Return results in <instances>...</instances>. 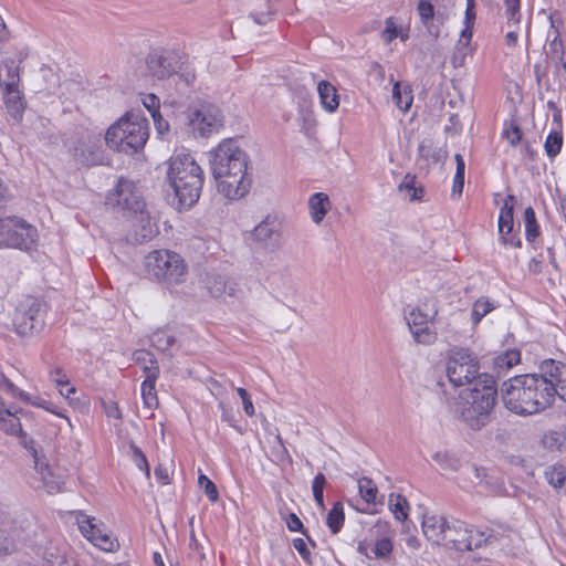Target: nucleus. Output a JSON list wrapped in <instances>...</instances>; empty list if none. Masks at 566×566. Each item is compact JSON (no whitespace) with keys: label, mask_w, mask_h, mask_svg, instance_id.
Masks as SVG:
<instances>
[{"label":"nucleus","mask_w":566,"mask_h":566,"mask_svg":"<svg viewBox=\"0 0 566 566\" xmlns=\"http://www.w3.org/2000/svg\"><path fill=\"white\" fill-rule=\"evenodd\" d=\"M209 164L220 195L229 200L243 198L252 186L248 154L232 139H224L209 153Z\"/></svg>","instance_id":"nucleus-1"},{"label":"nucleus","mask_w":566,"mask_h":566,"mask_svg":"<svg viewBox=\"0 0 566 566\" xmlns=\"http://www.w3.org/2000/svg\"><path fill=\"white\" fill-rule=\"evenodd\" d=\"M556 390L549 382V376L539 370V374L518 375L504 381L502 398L510 411L532 416L553 405Z\"/></svg>","instance_id":"nucleus-2"},{"label":"nucleus","mask_w":566,"mask_h":566,"mask_svg":"<svg viewBox=\"0 0 566 566\" xmlns=\"http://www.w3.org/2000/svg\"><path fill=\"white\" fill-rule=\"evenodd\" d=\"M106 203L117 206L123 211L129 228L128 239L133 242L142 243L157 234L156 219L135 182L120 179L116 188L108 193Z\"/></svg>","instance_id":"nucleus-3"},{"label":"nucleus","mask_w":566,"mask_h":566,"mask_svg":"<svg viewBox=\"0 0 566 566\" xmlns=\"http://www.w3.org/2000/svg\"><path fill=\"white\" fill-rule=\"evenodd\" d=\"M496 397L494 377L484 374L481 377V386L474 385L459 394L453 410L467 428L479 431L490 422Z\"/></svg>","instance_id":"nucleus-4"},{"label":"nucleus","mask_w":566,"mask_h":566,"mask_svg":"<svg viewBox=\"0 0 566 566\" xmlns=\"http://www.w3.org/2000/svg\"><path fill=\"white\" fill-rule=\"evenodd\" d=\"M167 181L174 195L172 203L189 209L200 198L203 171L190 154H176L169 159Z\"/></svg>","instance_id":"nucleus-5"},{"label":"nucleus","mask_w":566,"mask_h":566,"mask_svg":"<svg viewBox=\"0 0 566 566\" xmlns=\"http://www.w3.org/2000/svg\"><path fill=\"white\" fill-rule=\"evenodd\" d=\"M148 139V123L140 114L128 112L114 123L105 134V143L114 150L135 154Z\"/></svg>","instance_id":"nucleus-6"},{"label":"nucleus","mask_w":566,"mask_h":566,"mask_svg":"<svg viewBox=\"0 0 566 566\" xmlns=\"http://www.w3.org/2000/svg\"><path fill=\"white\" fill-rule=\"evenodd\" d=\"M144 268L149 277H153L167 287L184 283L188 270L184 259L169 250H154L144 259Z\"/></svg>","instance_id":"nucleus-7"},{"label":"nucleus","mask_w":566,"mask_h":566,"mask_svg":"<svg viewBox=\"0 0 566 566\" xmlns=\"http://www.w3.org/2000/svg\"><path fill=\"white\" fill-rule=\"evenodd\" d=\"M480 369L478 355L469 348L459 347L450 350L447 360V376L454 387L481 386V377L485 373Z\"/></svg>","instance_id":"nucleus-8"},{"label":"nucleus","mask_w":566,"mask_h":566,"mask_svg":"<svg viewBox=\"0 0 566 566\" xmlns=\"http://www.w3.org/2000/svg\"><path fill=\"white\" fill-rule=\"evenodd\" d=\"M36 240V229L23 219L0 218V248L30 250Z\"/></svg>","instance_id":"nucleus-9"},{"label":"nucleus","mask_w":566,"mask_h":566,"mask_svg":"<svg viewBox=\"0 0 566 566\" xmlns=\"http://www.w3.org/2000/svg\"><path fill=\"white\" fill-rule=\"evenodd\" d=\"M187 124L195 137H208L217 133L223 124L220 108L211 103H199L189 108Z\"/></svg>","instance_id":"nucleus-10"},{"label":"nucleus","mask_w":566,"mask_h":566,"mask_svg":"<svg viewBox=\"0 0 566 566\" xmlns=\"http://www.w3.org/2000/svg\"><path fill=\"white\" fill-rule=\"evenodd\" d=\"M446 534V541L442 546L457 552H467L479 548L486 543L490 537L485 532L474 526H469L461 521H453L450 523Z\"/></svg>","instance_id":"nucleus-11"},{"label":"nucleus","mask_w":566,"mask_h":566,"mask_svg":"<svg viewBox=\"0 0 566 566\" xmlns=\"http://www.w3.org/2000/svg\"><path fill=\"white\" fill-rule=\"evenodd\" d=\"M74 161L82 166H95L102 163L103 154L98 135L91 133L76 134L65 143Z\"/></svg>","instance_id":"nucleus-12"},{"label":"nucleus","mask_w":566,"mask_h":566,"mask_svg":"<svg viewBox=\"0 0 566 566\" xmlns=\"http://www.w3.org/2000/svg\"><path fill=\"white\" fill-rule=\"evenodd\" d=\"M13 325L21 336L39 332L44 325L43 304L35 298H29L25 305L18 310Z\"/></svg>","instance_id":"nucleus-13"},{"label":"nucleus","mask_w":566,"mask_h":566,"mask_svg":"<svg viewBox=\"0 0 566 566\" xmlns=\"http://www.w3.org/2000/svg\"><path fill=\"white\" fill-rule=\"evenodd\" d=\"M514 203L515 197L507 195L500 209L497 219L499 241L504 247L521 248L522 240L517 231H514Z\"/></svg>","instance_id":"nucleus-14"},{"label":"nucleus","mask_w":566,"mask_h":566,"mask_svg":"<svg viewBox=\"0 0 566 566\" xmlns=\"http://www.w3.org/2000/svg\"><path fill=\"white\" fill-rule=\"evenodd\" d=\"M251 239L258 248L273 251L280 245V223L275 217L266 216L251 232Z\"/></svg>","instance_id":"nucleus-15"},{"label":"nucleus","mask_w":566,"mask_h":566,"mask_svg":"<svg viewBox=\"0 0 566 566\" xmlns=\"http://www.w3.org/2000/svg\"><path fill=\"white\" fill-rule=\"evenodd\" d=\"M147 70L153 77L163 80L172 75L178 67L177 55L172 52L158 50L148 54Z\"/></svg>","instance_id":"nucleus-16"},{"label":"nucleus","mask_w":566,"mask_h":566,"mask_svg":"<svg viewBox=\"0 0 566 566\" xmlns=\"http://www.w3.org/2000/svg\"><path fill=\"white\" fill-rule=\"evenodd\" d=\"M539 370L549 376V382L556 390V396L566 401V365L554 359H546L539 365Z\"/></svg>","instance_id":"nucleus-17"},{"label":"nucleus","mask_w":566,"mask_h":566,"mask_svg":"<svg viewBox=\"0 0 566 566\" xmlns=\"http://www.w3.org/2000/svg\"><path fill=\"white\" fill-rule=\"evenodd\" d=\"M403 319L415 343L422 344L424 335V312L420 305H407Z\"/></svg>","instance_id":"nucleus-18"},{"label":"nucleus","mask_w":566,"mask_h":566,"mask_svg":"<svg viewBox=\"0 0 566 566\" xmlns=\"http://www.w3.org/2000/svg\"><path fill=\"white\" fill-rule=\"evenodd\" d=\"M205 283L210 295L216 298L235 296L237 284L221 274H208Z\"/></svg>","instance_id":"nucleus-19"},{"label":"nucleus","mask_w":566,"mask_h":566,"mask_svg":"<svg viewBox=\"0 0 566 566\" xmlns=\"http://www.w3.org/2000/svg\"><path fill=\"white\" fill-rule=\"evenodd\" d=\"M3 102L6 104V108L10 116L17 120L20 122L23 116V112L25 108V102L23 98V94L19 87L11 88V90H2L1 91Z\"/></svg>","instance_id":"nucleus-20"},{"label":"nucleus","mask_w":566,"mask_h":566,"mask_svg":"<svg viewBox=\"0 0 566 566\" xmlns=\"http://www.w3.org/2000/svg\"><path fill=\"white\" fill-rule=\"evenodd\" d=\"M450 523L442 515H427V541L432 545H443Z\"/></svg>","instance_id":"nucleus-21"},{"label":"nucleus","mask_w":566,"mask_h":566,"mask_svg":"<svg viewBox=\"0 0 566 566\" xmlns=\"http://www.w3.org/2000/svg\"><path fill=\"white\" fill-rule=\"evenodd\" d=\"M331 201L326 193L315 192L308 199V211L315 224H319L331 209Z\"/></svg>","instance_id":"nucleus-22"},{"label":"nucleus","mask_w":566,"mask_h":566,"mask_svg":"<svg viewBox=\"0 0 566 566\" xmlns=\"http://www.w3.org/2000/svg\"><path fill=\"white\" fill-rule=\"evenodd\" d=\"M20 86V73L13 60H7L0 65V91Z\"/></svg>","instance_id":"nucleus-23"},{"label":"nucleus","mask_w":566,"mask_h":566,"mask_svg":"<svg viewBox=\"0 0 566 566\" xmlns=\"http://www.w3.org/2000/svg\"><path fill=\"white\" fill-rule=\"evenodd\" d=\"M317 93L321 104L325 111L333 113L338 108L339 99L337 91L333 84L327 81H321L317 84Z\"/></svg>","instance_id":"nucleus-24"},{"label":"nucleus","mask_w":566,"mask_h":566,"mask_svg":"<svg viewBox=\"0 0 566 566\" xmlns=\"http://www.w3.org/2000/svg\"><path fill=\"white\" fill-rule=\"evenodd\" d=\"M75 520L82 535L93 544V536H98V533L104 531L103 524L95 523V518L85 514L83 511L75 512Z\"/></svg>","instance_id":"nucleus-25"},{"label":"nucleus","mask_w":566,"mask_h":566,"mask_svg":"<svg viewBox=\"0 0 566 566\" xmlns=\"http://www.w3.org/2000/svg\"><path fill=\"white\" fill-rule=\"evenodd\" d=\"M545 480L558 493L566 495V469L564 465L554 464L547 467L544 471Z\"/></svg>","instance_id":"nucleus-26"},{"label":"nucleus","mask_w":566,"mask_h":566,"mask_svg":"<svg viewBox=\"0 0 566 566\" xmlns=\"http://www.w3.org/2000/svg\"><path fill=\"white\" fill-rule=\"evenodd\" d=\"M521 360V353L517 349H507L497 355L493 360V368L497 376L506 374L513 366Z\"/></svg>","instance_id":"nucleus-27"},{"label":"nucleus","mask_w":566,"mask_h":566,"mask_svg":"<svg viewBox=\"0 0 566 566\" xmlns=\"http://www.w3.org/2000/svg\"><path fill=\"white\" fill-rule=\"evenodd\" d=\"M446 17L443 14H434L433 7L427 2V33L438 39L448 34L444 28Z\"/></svg>","instance_id":"nucleus-28"},{"label":"nucleus","mask_w":566,"mask_h":566,"mask_svg":"<svg viewBox=\"0 0 566 566\" xmlns=\"http://www.w3.org/2000/svg\"><path fill=\"white\" fill-rule=\"evenodd\" d=\"M399 192L409 201L421 200L423 196L422 185L417 182L413 175L407 174L398 187Z\"/></svg>","instance_id":"nucleus-29"},{"label":"nucleus","mask_w":566,"mask_h":566,"mask_svg":"<svg viewBox=\"0 0 566 566\" xmlns=\"http://www.w3.org/2000/svg\"><path fill=\"white\" fill-rule=\"evenodd\" d=\"M497 304L489 297L482 296L478 298L472 306L471 321L472 325L476 326L488 314L494 311Z\"/></svg>","instance_id":"nucleus-30"},{"label":"nucleus","mask_w":566,"mask_h":566,"mask_svg":"<svg viewBox=\"0 0 566 566\" xmlns=\"http://www.w3.org/2000/svg\"><path fill=\"white\" fill-rule=\"evenodd\" d=\"M156 370L153 369L150 376H146L145 380L142 384V397L144 405L151 409L158 405L157 394H156Z\"/></svg>","instance_id":"nucleus-31"},{"label":"nucleus","mask_w":566,"mask_h":566,"mask_svg":"<svg viewBox=\"0 0 566 566\" xmlns=\"http://www.w3.org/2000/svg\"><path fill=\"white\" fill-rule=\"evenodd\" d=\"M134 361L142 367L146 376H150L153 369L156 370V377L159 376V367L154 355L148 350H136L133 354Z\"/></svg>","instance_id":"nucleus-32"},{"label":"nucleus","mask_w":566,"mask_h":566,"mask_svg":"<svg viewBox=\"0 0 566 566\" xmlns=\"http://www.w3.org/2000/svg\"><path fill=\"white\" fill-rule=\"evenodd\" d=\"M345 522L344 507L342 502L334 503L327 514L326 524L333 534H337Z\"/></svg>","instance_id":"nucleus-33"},{"label":"nucleus","mask_w":566,"mask_h":566,"mask_svg":"<svg viewBox=\"0 0 566 566\" xmlns=\"http://www.w3.org/2000/svg\"><path fill=\"white\" fill-rule=\"evenodd\" d=\"M17 531L10 526H0V557L15 549Z\"/></svg>","instance_id":"nucleus-34"},{"label":"nucleus","mask_w":566,"mask_h":566,"mask_svg":"<svg viewBox=\"0 0 566 566\" xmlns=\"http://www.w3.org/2000/svg\"><path fill=\"white\" fill-rule=\"evenodd\" d=\"M17 531L10 526H0V557L15 549Z\"/></svg>","instance_id":"nucleus-35"},{"label":"nucleus","mask_w":566,"mask_h":566,"mask_svg":"<svg viewBox=\"0 0 566 566\" xmlns=\"http://www.w3.org/2000/svg\"><path fill=\"white\" fill-rule=\"evenodd\" d=\"M357 486L359 495L367 504H376L378 489L371 479L367 476L360 478L357 481Z\"/></svg>","instance_id":"nucleus-36"},{"label":"nucleus","mask_w":566,"mask_h":566,"mask_svg":"<svg viewBox=\"0 0 566 566\" xmlns=\"http://www.w3.org/2000/svg\"><path fill=\"white\" fill-rule=\"evenodd\" d=\"M525 239L534 242L539 235V226L536 220L535 211L532 207H527L524 211Z\"/></svg>","instance_id":"nucleus-37"},{"label":"nucleus","mask_w":566,"mask_h":566,"mask_svg":"<svg viewBox=\"0 0 566 566\" xmlns=\"http://www.w3.org/2000/svg\"><path fill=\"white\" fill-rule=\"evenodd\" d=\"M50 378L53 382H55L62 396L69 398L72 394L75 392V388L70 385L69 377L61 368H55L52 370L50 373Z\"/></svg>","instance_id":"nucleus-38"},{"label":"nucleus","mask_w":566,"mask_h":566,"mask_svg":"<svg viewBox=\"0 0 566 566\" xmlns=\"http://www.w3.org/2000/svg\"><path fill=\"white\" fill-rule=\"evenodd\" d=\"M260 8L251 12V17L256 24L264 25L273 19L274 10L272 9V0H259Z\"/></svg>","instance_id":"nucleus-39"},{"label":"nucleus","mask_w":566,"mask_h":566,"mask_svg":"<svg viewBox=\"0 0 566 566\" xmlns=\"http://www.w3.org/2000/svg\"><path fill=\"white\" fill-rule=\"evenodd\" d=\"M0 428L9 434H19L22 431L19 418L7 409H3L0 415Z\"/></svg>","instance_id":"nucleus-40"},{"label":"nucleus","mask_w":566,"mask_h":566,"mask_svg":"<svg viewBox=\"0 0 566 566\" xmlns=\"http://www.w3.org/2000/svg\"><path fill=\"white\" fill-rule=\"evenodd\" d=\"M563 135L559 132H551L545 140L544 148L548 157L557 156L562 149Z\"/></svg>","instance_id":"nucleus-41"},{"label":"nucleus","mask_w":566,"mask_h":566,"mask_svg":"<svg viewBox=\"0 0 566 566\" xmlns=\"http://www.w3.org/2000/svg\"><path fill=\"white\" fill-rule=\"evenodd\" d=\"M389 509L395 515L396 520L403 521L407 517V500L403 496L390 494Z\"/></svg>","instance_id":"nucleus-42"},{"label":"nucleus","mask_w":566,"mask_h":566,"mask_svg":"<svg viewBox=\"0 0 566 566\" xmlns=\"http://www.w3.org/2000/svg\"><path fill=\"white\" fill-rule=\"evenodd\" d=\"M150 343L158 350L165 352L175 343V338L166 331L160 329L151 334Z\"/></svg>","instance_id":"nucleus-43"},{"label":"nucleus","mask_w":566,"mask_h":566,"mask_svg":"<svg viewBox=\"0 0 566 566\" xmlns=\"http://www.w3.org/2000/svg\"><path fill=\"white\" fill-rule=\"evenodd\" d=\"M325 484H326V479L323 473L316 474L315 478L313 479L312 491H313L314 500H315L317 506L319 507V510H325L324 494H323Z\"/></svg>","instance_id":"nucleus-44"},{"label":"nucleus","mask_w":566,"mask_h":566,"mask_svg":"<svg viewBox=\"0 0 566 566\" xmlns=\"http://www.w3.org/2000/svg\"><path fill=\"white\" fill-rule=\"evenodd\" d=\"M93 545L104 552H114L118 547V543L105 530L98 536H93Z\"/></svg>","instance_id":"nucleus-45"},{"label":"nucleus","mask_w":566,"mask_h":566,"mask_svg":"<svg viewBox=\"0 0 566 566\" xmlns=\"http://www.w3.org/2000/svg\"><path fill=\"white\" fill-rule=\"evenodd\" d=\"M507 23L517 24L521 19V0H504Z\"/></svg>","instance_id":"nucleus-46"},{"label":"nucleus","mask_w":566,"mask_h":566,"mask_svg":"<svg viewBox=\"0 0 566 566\" xmlns=\"http://www.w3.org/2000/svg\"><path fill=\"white\" fill-rule=\"evenodd\" d=\"M41 75L45 82H48V86L45 87V95H52L56 93V88L60 84L59 76L52 71L50 67H42Z\"/></svg>","instance_id":"nucleus-47"},{"label":"nucleus","mask_w":566,"mask_h":566,"mask_svg":"<svg viewBox=\"0 0 566 566\" xmlns=\"http://www.w3.org/2000/svg\"><path fill=\"white\" fill-rule=\"evenodd\" d=\"M198 484L203 490L205 494L211 502H217L219 499L218 490L216 484L205 474H200L198 478Z\"/></svg>","instance_id":"nucleus-48"},{"label":"nucleus","mask_w":566,"mask_h":566,"mask_svg":"<svg viewBox=\"0 0 566 566\" xmlns=\"http://www.w3.org/2000/svg\"><path fill=\"white\" fill-rule=\"evenodd\" d=\"M398 36H400L401 40H405V35L402 34L401 30L397 28L392 18L387 19L386 27L381 32V40L388 44Z\"/></svg>","instance_id":"nucleus-49"},{"label":"nucleus","mask_w":566,"mask_h":566,"mask_svg":"<svg viewBox=\"0 0 566 566\" xmlns=\"http://www.w3.org/2000/svg\"><path fill=\"white\" fill-rule=\"evenodd\" d=\"M130 450H132V459H133L134 463L136 464V467L140 471H144L146 473V476L149 478V475H150L149 464H148L147 459H146L145 454L143 453V451L134 443L130 444Z\"/></svg>","instance_id":"nucleus-50"},{"label":"nucleus","mask_w":566,"mask_h":566,"mask_svg":"<svg viewBox=\"0 0 566 566\" xmlns=\"http://www.w3.org/2000/svg\"><path fill=\"white\" fill-rule=\"evenodd\" d=\"M0 389L8 392L14 398H20L24 401L28 400V395L19 389L10 379H8L3 374H1V380H0Z\"/></svg>","instance_id":"nucleus-51"},{"label":"nucleus","mask_w":566,"mask_h":566,"mask_svg":"<svg viewBox=\"0 0 566 566\" xmlns=\"http://www.w3.org/2000/svg\"><path fill=\"white\" fill-rule=\"evenodd\" d=\"M392 551V544L391 541L387 537H382L378 539L375 544V546L371 548V553L375 555V557L384 558L388 556Z\"/></svg>","instance_id":"nucleus-52"},{"label":"nucleus","mask_w":566,"mask_h":566,"mask_svg":"<svg viewBox=\"0 0 566 566\" xmlns=\"http://www.w3.org/2000/svg\"><path fill=\"white\" fill-rule=\"evenodd\" d=\"M471 40H472V31L468 28H462L459 40L455 44V50H462L467 52L473 53V48L471 46Z\"/></svg>","instance_id":"nucleus-53"},{"label":"nucleus","mask_w":566,"mask_h":566,"mask_svg":"<svg viewBox=\"0 0 566 566\" xmlns=\"http://www.w3.org/2000/svg\"><path fill=\"white\" fill-rule=\"evenodd\" d=\"M392 98L401 111H408L412 103V97L409 96L408 93H405L403 96L401 95L399 84H395L394 86Z\"/></svg>","instance_id":"nucleus-54"},{"label":"nucleus","mask_w":566,"mask_h":566,"mask_svg":"<svg viewBox=\"0 0 566 566\" xmlns=\"http://www.w3.org/2000/svg\"><path fill=\"white\" fill-rule=\"evenodd\" d=\"M286 526L291 532H301L306 535L310 543L315 546V542L310 538L303 528V523L295 513H291L286 518Z\"/></svg>","instance_id":"nucleus-55"},{"label":"nucleus","mask_w":566,"mask_h":566,"mask_svg":"<svg viewBox=\"0 0 566 566\" xmlns=\"http://www.w3.org/2000/svg\"><path fill=\"white\" fill-rule=\"evenodd\" d=\"M238 395L240 396L241 400H242V405H243V410L244 412L249 416V417H252L254 415V406H253V402L251 400V397L250 395L248 394V391L242 388V387H238L235 388Z\"/></svg>","instance_id":"nucleus-56"},{"label":"nucleus","mask_w":566,"mask_h":566,"mask_svg":"<svg viewBox=\"0 0 566 566\" xmlns=\"http://www.w3.org/2000/svg\"><path fill=\"white\" fill-rule=\"evenodd\" d=\"M472 55V52H467L462 50H455L453 51V54L451 56V64L454 69L463 67L467 64V60L469 56Z\"/></svg>","instance_id":"nucleus-57"},{"label":"nucleus","mask_w":566,"mask_h":566,"mask_svg":"<svg viewBox=\"0 0 566 566\" xmlns=\"http://www.w3.org/2000/svg\"><path fill=\"white\" fill-rule=\"evenodd\" d=\"M503 136L513 146L517 145L522 138V132L517 125H512L510 128L503 130Z\"/></svg>","instance_id":"nucleus-58"},{"label":"nucleus","mask_w":566,"mask_h":566,"mask_svg":"<svg viewBox=\"0 0 566 566\" xmlns=\"http://www.w3.org/2000/svg\"><path fill=\"white\" fill-rule=\"evenodd\" d=\"M293 547L297 551L304 562L311 563V552L303 538H294Z\"/></svg>","instance_id":"nucleus-59"},{"label":"nucleus","mask_w":566,"mask_h":566,"mask_svg":"<svg viewBox=\"0 0 566 566\" xmlns=\"http://www.w3.org/2000/svg\"><path fill=\"white\" fill-rule=\"evenodd\" d=\"M144 105L149 111L151 117L159 115V99L156 95L149 94L144 98Z\"/></svg>","instance_id":"nucleus-60"},{"label":"nucleus","mask_w":566,"mask_h":566,"mask_svg":"<svg viewBox=\"0 0 566 566\" xmlns=\"http://www.w3.org/2000/svg\"><path fill=\"white\" fill-rule=\"evenodd\" d=\"M189 547L191 551L196 552L199 555L200 563H203L206 560V554L203 552V547L197 539L193 531H191V533H190Z\"/></svg>","instance_id":"nucleus-61"},{"label":"nucleus","mask_w":566,"mask_h":566,"mask_svg":"<svg viewBox=\"0 0 566 566\" xmlns=\"http://www.w3.org/2000/svg\"><path fill=\"white\" fill-rule=\"evenodd\" d=\"M455 163H457V168H455V175H454L453 180L464 181L465 161H464L462 155H460V154L455 155Z\"/></svg>","instance_id":"nucleus-62"},{"label":"nucleus","mask_w":566,"mask_h":566,"mask_svg":"<svg viewBox=\"0 0 566 566\" xmlns=\"http://www.w3.org/2000/svg\"><path fill=\"white\" fill-rule=\"evenodd\" d=\"M549 22H551V28L555 30L556 38H557L559 34V29L563 25L562 13L557 10L551 12Z\"/></svg>","instance_id":"nucleus-63"},{"label":"nucleus","mask_w":566,"mask_h":566,"mask_svg":"<svg viewBox=\"0 0 566 566\" xmlns=\"http://www.w3.org/2000/svg\"><path fill=\"white\" fill-rule=\"evenodd\" d=\"M154 119V124H155V127H156V130L158 133V135H165L168 129H169V124L166 119L163 118V116L159 114V115H155L153 117Z\"/></svg>","instance_id":"nucleus-64"}]
</instances>
